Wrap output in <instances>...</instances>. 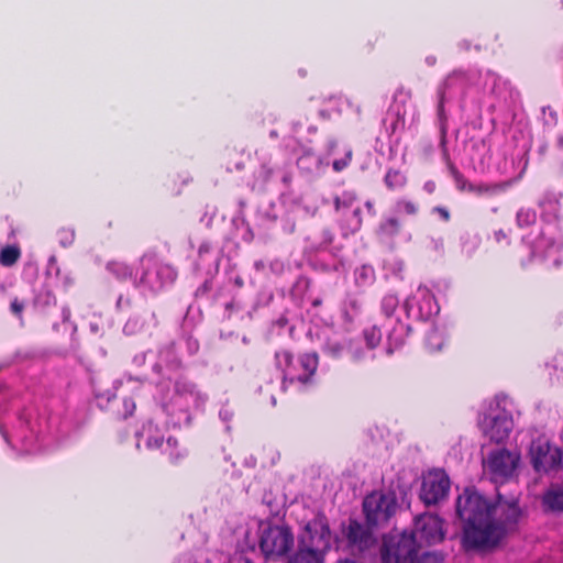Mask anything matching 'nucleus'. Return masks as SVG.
<instances>
[{
	"mask_svg": "<svg viewBox=\"0 0 563 563\" xmlns=\"http://www.w3.org/2000/svg\"><path fill=\"white\" fill-rule=\"evenodd\" d=\"M522 214H523V213L520 211V212L518 213V216H517V218H518V221H519V222L521 221V217H522Z\"/></svg>",
	"mask_w": 563,
	"mask_h": 563,
	"instance_id": "nucleus-46",
	"label": "nucleus"
},
{
	"mask_svg": "<svg viewBox=\"0 0 563 563\" xmlns=\"http://www.w3.org/2000/svg\"><path fill=\"white\" fill-rule=\"evenodd\" d=\"M243 563H253V562L249 559H245Z\"/></svg>",
	"mask_w": 563,
	"mask_h": 563,
	"instance_id": "nucleus-47",
	"label": "nucleus"
},
{
	"mask_svg": "<svg viewBox=\"0 0 563 563\" xmlns=\"http://www.w3.org/2000/svg\"><path fill=\"white\" fill-rule=\"evenodd\" d=\"M401 223L397 218H388L380 223L379 230L383 234L388 236H395L400 232Z\"/></svg>",
	"mask_w": 563,
	"mask_h": 563,
	"instance_id": "nucleus-25",
	"label": "nucleus"
},
{
	"mask_svg": "<svg viewBox=\"0 0 563 563\" xmlns=\"http://www.w3.org/2000/svg\"><path fill=\"white\" fill-rule=\"evenodd\" d=\"M519 461V454L498 449L483 460V467L494 483L504 484L515 476Z\"/></svg>",
	"mask_w": 563,
	"mask_h": 563,
	"instance_id": "nucleus-7",
	"label": "nucleus"
},
{
	"mask_svg": "<svg viewBox=\"0 0 563 563\" xmlns=\"http://www.w3.org/2000/svg\"><path fill=\"white\" fill-rule=\"evenodd\" d=\"M492 503L474 487H466L455 501L456 516L463 521L462 543L465 550L490 545L496 527L492 523Z\"/></svg>",
	"mask_w": 563,
	"mask_h": 563,
	"instance_id": "nucleus-1",
	"label": "nucleus"
},
{
	"mask_svg": "<svg viewBox=\"0 0 563 563\" xmlns=\"http://www.w3.org/2000/svg\"><path fill=\"white\" fill-rule=\"evenodd\" d=\"M356 197L352 192H343L341 196H335L334 198V208L336 211H341L343 209H349L352 207Z\"/></svg>",
	"mask_w": 563,
	"mask_h": 563,
	"instance_id": "nucleus-28",
	"label": "nucleus"
},
{
	"mask_svg": "<svg viewBox=\"0 0 563 563\" xmlns=\"http://www.w3.org/2000/svg\"><path fill=\"white\" fill-rule=\"evenodd\" d=\"M443 344V340L435 332L429 335L427 346L430 352L441 351Z\"/></svg>",
	"mask_w": 563,
	"mask_h": 563,
	"instance_id": "nucleus-32",
	"label": "nucleus"
},
{
	"mask_svg": "<svg viewBox=\"0 0 563 563\" xmlns=\"http://www.w3.org/2000/svg\"><path fill=\"white\" fill-rule=\"evenodd\" d=\"M365 206H366V208H367V210H368L369 212L375 213L373 202H371V201H366Z\"/></svg>",
	"mask_w": 563,
	"mask_h": 563,
	"instance_id": "nucleus-40",
	"label": "nucleus"
},
{
	"mask_svg": "<svg viewBox=\"0 0 563 563\" xmlns=\"http://www.w3.org/2000/svg\"><path fill=\"white\" fill-rule=\"evenodd\" d=\"M269 135H271V137H277L278 136V132L273 130V131H271Z\"/></svg>",
	"mask_w": 563,
	"mask_h": 563,
	"instance_id": "nucleus-41",
	"label": "nucleus"
},
{
	"mask_svg": "<svg viewBox=\"0 0 563 563\" xmlns=\"http://www.w3.org/2000/svg\"><path fill=\"white\" fill-rule=\"evenodd\" d=\"M21 257V250L18 245H7L0 251V265L3 267H11Z\"/></svg>",
	"mask_w": 563,
	"mask_h": 563,
	"instance_id": "nucleus-22",
	"label": "nucleus"
},
{
	"mask_svg": "<svg viewBox=\"0 0 563 563\" xmlns=\"http://www.w3.org/2000/svg\"><path fill=\"white\" fill-rule=\"evenodd\" d=\"M301 548L324 555L331 548V530L323 512H318L305 527L299 537Z\"/></svg>",
	"mask_w": 563,
	"mask_h": 563,
	"instance_id": "nucleus-5",
	"label": "nucleus"
},
{
	"mask_svg": "<svg viewBox=\"0 0 563 563\" xmlns=\"http://www.w3.org/2000/svg\"><path fill=\"white\" fill-rule=\"evenodd\" d=\"M492 523L496 527L494 540L490 545L496 544L503 533L517 525L521 509L517 497L505 498L500 493L497 494L495 503L490 505Z\"/></svg>",
	"mask_w": 563,
	"mask_h": 563,
	"instance_id": "nucleus-6",
	"label": "nucleus"
},
{
	"mask_svg": "<svg viewBox=\"0 0 563 563\" xmlns=\"http://www.w3.org/2000/svg\"><path fill=\"white\" fill-rule=\"evenodd\" d=\"M235 284L241 287L243 286V280L241 278H236Z\"/></svg>",
	"mask_w": 563,
	"mask_h": 563,
	"instance_id": "nucleus-42",
	"label": "nucleus"
},
{
	"mask_svg": "<svg viewBox=\"0 0 563 563\" xmlns=\"http://www.w3.org/2000/svg\"><path fill=\"white\" fill-rule=\"evenodd\" d=\"M352 162V151H347L345 156L340 159H335L332 164L334 172L340 173L344 170Z\"/></svg>",
	"mask_w": 563,
	"mask_h": 563,
	"instance_id": "nucleus-31",
	"label": "nucleus"
},
{
	"mask_svg": "<svg viewBox=\"0 0 563 563\" xmlns=\"http://www.w3.org/2000/svg\"><path fill=\"white\" fill-rule=\"evenodd\" d=\"M176 390L178 391V388H179V383H176Z\"/></svg>",
	"mask_w": 563,
	"mask_h": 563,
	"instance_id": "nucleus-48",
	"label": "nucleus"
},
{
	"mask_svg": "<svg viewBox=\"0 0 563 563\" xmlns=\"http://www.w3.org/2000/svg\"><path fill=\"white\" fill-rule=\"evenodd\" d=\"M408 331L409 327H407L401 321L397 320L394 322L387 334L386 353L388 355H393L396 351L400 350L405 345Z\"/></svg>",
	"mask_w": 563,
	"mask_h": 563,
	"instance_id": "nucleus-14",
	"label": "nucleus"
},
{
	"mask_svg": "<svg viewBox=\"0 0 563 563\" xmlns=\"http://www.w3.org/2000/svg\"><path fill=\"white\" fill-rule=\"evenodd\" d=\"M531 463L537 472H550L561 466L563 453L548 441L533 442L530 449Z\"/></svg>",
	"mask_w": 563,
	"mask_h": 563,
	"instance_id": "nucleus-11",
	"label": "nucleus"
},
{
	"mask_svg": "<svg viewBox=\"0 0 563 563\" xmlns=\"http://www.w3.org/2000/svg\"><path fill=\"white\" fill-rule=\"evenodd\" d=\"M396 508V498L390 494L372 493L363 501L366 520L372 526L386 523L395 514Z\"/></svg>",
	"mask_w": 563,
	"mask_h": 563,
	"instance_id": "nucleus-9",
	"label": "nucleus"
},
{
	"mask_svg": "<svg viewBox=\"0 0 563 563\" xmlns=\"http://www.w3.org/2000/svg\"><path fill=\"white\" fill-rule=\"evenodd\" d=\"M479 145H481V146H485V142H484L483 140H481L479 142H477V143L475 144V146H479Z\"/></svg>",
	"mask_w": 563,
	"mask_h": 563,
	"instance_id": "nucleus-45",
	"label": "nucleus"
},
{
	"mask_svg": "<svg viewBox=\"0 0 563 563\" xmlns=\"http://www.w3.org/2000/svg\"><path fill=\"white\" fill-rule=\"evenodd\" d=\"M451 488V481L442 468H433L422 476L419 497L426 506H435L445 500Z\"/></svg>",
	"mask_w": 563,
	"mask_h": 563,
	"instance_id": "nucleus-8",
	"label": "nucleus"
},
{
	"mask_svg": "<svg viewBox=\"0 0 563 563\" xmlns=\"http://www.w3.org/2000/svg\"><path fill=\"white\" fill-rule=\"evenodd\" d=\"M511 184L512 183L509 180L499 183L479 181L471 187V194H474L478 197L493 198L505 194L511 187Z\"/></svg>",
	"mask_w": 563,
	"mask_h": 563,
	"instance_id": "nucleus-16",
	"label": "nucleus"
},
{
	"mask_svg": "<svg viewBox=\"0 0 563 563\" xmlns=\"http://www.w3.org/2000/svg\"><path fill=\"white\" fill-rule=\"evenodd\" d=\"M363 336L366 342V345L371 350H374L379 345V343L382 341V331L378 327L372 325V327L364 329Z\"/></svg>",
	"mask_w": 563,
	"mask_h": 563,
	"instance_id": "nucleus-24",
	"label": "nucleus"
},
{
	"mask_svg": "<svg viewBox=\"0 0 563 563\" xmlns=\"http://www.w3.org/2000/svg\"><path fill=\"white\" fill-rule=\"evenodd\" d=\"M24 308H25L24 302L22 300H20L19 298H14L10 303V311L19 319H22Z\"/></svg>",
	"mask_w": 563,
	"mask_h": 563,
	"instance_id": "nucleus-33",
	"label": "nucleus"
},
{
	"mask_svg": "<svg viewBox=\"0 0 563 563\" xmlns=\"http://www.w3.org/2000/svg\"><path fill=\"white\" fill-rule=\"evenodd\" d=\"M361 213H362V211H361V209H360V208H356V209H354V211H353V214L358 219V225H361V221H362V220H361Z\"/></svg>",
	"mask_w": 563,
	"mask_h": 563,
	"instance_id": "nucleus-39",
	"label": "nucleus"
},
{
	"mask_svg": "<svg viewBox=\"0 0 563 563\" xmlns=\"http://www.w3.org/2000/svg\"><path fill=\"white\" fill-rule=\"evenodd\" d=\"M422 189L428 194V195H433L437 190V184L434 180H427L423 186H422Z\"/></svg>",
	"mask_w": 563,
	"mask_h": 563,
	"instance_id": "nucleus-35",
	"label": "nucleus"
},
{
	"mask_svg": "<svg viewBox=\"0 0 563 563\" xmlns=\"http://www.w3.org/2000/svg\"><path fill=\"white\" fill-rule=\"evenodd\" d=\"M124 406L126 408L124 417L132 416L135 410V402L132 399H124Z\"/></svg>",
	"mask_w": 563,
	"mask_h": 563,
	"instance_id": "nucleus-36",
	"label": "nucleus"
},
{
	"mask_svg": "<svg viewBox=\"0 0 563 563\" xmlns=\"http://www.w3.org/2000/svg\"><path fill=\"white\" fill-rule=\"evenodd\" d=\"M288 563H324V555L298 547L297 552L289 558Z\"/></svg>",
	"mask_w": 563,
	"mask_h": 563,
	"instance_id": "nucleus-20",
	"label": "nucleus"
},
{
	"mask_svg": "<svg viewBox=\"0 0 563 563\" xmlns=\"http://www.w3.org/2000/svg\"><path fill=\"white\" fill-rule=\"evenodd\" d=\"M345 537L350 545L363 550L368 547L371 533L357 520H350Z\"/></svg>",
	"mask_w": 563,
	"mask_h": 563,
	"instance_id": "nucleus-15",
	"label": "nucleus"
},
{
	"mask_svg": "<svg viewBox=\"0 0 563 563\" xmlns=\"http://www.w3.org/2000/svg\"><path fill=\"white\" fill-rule=\"evenodd\" d=\"M295 537L288 525L266 523L261 526L260 549L266 559L276 560L287 555L294 548Z\"/></svg>",
	"mask_w": 563,
	"mask_h": 563,
	"instance_id": "nucleus-3",
	"label": "nucleus"
},
{
	"mask_svg": "<svg viewBox=\"0 0 563 563\" xmlns=\"http://www.w3.org/2000/svg\"><path fill=\"white\" fill-rule=\"evenodd\" d=\"M163 453L168 455V460L172 464L178 465L185 459L186 454L179 449V442L176 438L169 437L166 440Z\"/></svg>",
	"mask_w": 563,
	"mask_h": 563,
	"instance_id": "nucleus-21",
	"label": "nucleus"
},
{
	"mask_svg": "<svg viewBox=\"0 0 563 563\" xmlns=\"http://www.w3.org/2000/svg\"><path fill=\"white\" fill-rule=\"evenodd\" d=\"M444 521L435 514H424L417 518L413 536L420 542L437 544L444 540Z\"/></svg>",
	"mask_w": 563,
	"mask_h": 563,
	"instance_id": "nucleus-12",
	"label": "nucleus"
},
{
	"mask_svg": "<svg viewBox=\"0 0 563 563\" xmlns=\"http://www.w3.org/2000/svg\"><path fill=\"white\" fill-rule=\"evenodd\" d=\"M438 119H439V126H440V134L441 140L440 144L443 148H445L446 145V134H448V118L444 110V100H445V91L444 89L438 90Z\"/></svg>",
	"mask_w": 563,
	"mask_h": 563,
	"instance_id": "nucleus-18",
	"label": "nucleus"
},
{
	"mask_svg": "<svg viewBox=\"0 0 563 563\" xmlns=\"http://www.w3.org/2000/svg\"><path fill=\"white\" fill-rule=\"evenodd\" d=\"M396 210L408 216H416L419 211V207L416 202L411 200L398 199L396 201Z\"/></svg>",
	"mask_w": 563,
	"mask_h": 563,
	"instance_id": "nucleus-29",
	"label": "nucleus"
},
{
	"mask_svg": "<svg viewBox=\"0 0 563 563\" xmlns=\"http://www.w3.org/2000/svg\"><path fill=\"white\" fill-rule=\"evenodd\" d=\"M225 309H228V310L233 309V301L228 302V303L225 305Z\"/></svg>",
	"mask_w": 563,
	"mask_h": 563,
	"instance_id": "nucleus-43",
	"label": "nucleus"
},
{
	"mask_svg": "<svg viewBox=\"0 0 563 563\" xmlns=\"http://www.w3.org/2000/svg\"><path fill=\"white\" fill-rule=\"evenodd\" d=\"M322 351L332 358H340L344 352V344L336 339H328L324 342Z\"/></svg>",
	"mask_w": 563,
	"mask_h": 563,
	"instance_id": "nucleus-23",
	"label": "nucleus"
},
{
	"mask_svg": "<svg viewBox=\"0 0 563 563\" xmlns=\"http://www.w3.org/2000/svg\"><path fill=\"white\" fill-rule=\"evenodd\" d=\"M541 507L545 514H563V485H551L542 495Z\"/></svg>",
	"mask_w": 563,
	"mask_h": 563,
	"instance_id": "nucleus-13",
	"label": "nucleus"
},
{
	"mask_svg": "<svg viewBox=\"0 0 563 563\" xmlns=\"http://www.w3.org/2000/svg\"><path fill=\"white\" fill-rule=\"evenodd\" d=\"M166 442L164 441L163 435H151L147 438L145 445L148 450H157V449H164Z\"/></svg>",
	"mask_w": 563,
	"mask_h": 563,
	"instance_id": "nucleus-30",
	"label": "nucleus"
},
{
	"mask_svg": "<svg viewBox=\"0 0 563 563\" xmlns=\"http://www.w3.org/2000/svg\"><path fill=\"white\" fill-rule=\"evenodd\" d=\"M443 157L445 159L449 174L454 180L455 188L459 191L471 192V187H473L474 184L468 181L466 177L457 169L454 163L450 159L446 148L443 151Z\"/></svg>",
	"mask_w": 563,
	"mask_h": 563,
	"instance_id": "nucleus-17",
	"label": "nucleus"
},
{
	"mask_svg": "<svg viewBox=\"0 0 563 563\" xmlns=\"http://www.w3.org/2000/svg\"><path fill=\"white\" fill-rule=\"evenodd\" d=\"M432 212L439 214L444 222H449L451 220L450 210L445 207L437 206L432 209Z\"/></svg>",
	"mask_w": 563,
	"mask_h": 563,
	"instance_id": "nucleus-34",
	"label": "nucleus"
},
{
	"mask_svg": "<svg viewBox=\"0 0 563 563\" xmlns=\"http://www.w3.org/2000/svg\"><path fill=\"white\" fill-rule=\"evenodd\" d=\"M399 305V299L394 294H387L382 299V311L386 317H391Z\"/></svg>",
	"mask_w": 563,
	"mask_h": 563,
	"instance_id": "nucleus-26",
	"label": "nucleus"
},
{
	"mask_svg": "<svg viewBox=\"0 0 563 563\" xmlns=\"http://www.w3.org/2000/svg\"><path fill=\"white\" fill-rule=\"evenodd\" d=\"M200 289H203V291H207L209 289L208 283L206 282Z\"/></svg>",
	"mask_w": 563,
	"mask_h": 563,
	"instance_id": "nucleus-44",
	"label": "nucleus"
},
{
	"mask_svg": "<svg viewBox=\"0 0 563 563\" xmlns=\"http://www.w3.org/2000/svg\"><path fill=\"white\" fill-rule=\"evenodd\" d=\"M556 145L558 147L563 148V134H559L556 136Z\"/></svg>",
	"mask_w": 563,
	"mask_h": 563,
	"instance_id": "nucleus-38",
	"label": "nucleus"
},
{
	"mask_svg": "<svg viewBox=\"0 0 563 563\" xmlns=\"http://www.w3.org/2000/svg\"><path fill=\"white\" fill-rule=\"evenodd\" d=\"M384 183L388 190L396 191L406 187L408 179L405 173L399 169H388L384 177Z\"/></svg>",
	"mask_w": 563,
	"mask_h": 563,
	"instance_id": "nucleus-19",
	"label": "nucleus"
},
{
	"mask_svg": "<svg viewBox=\"0 0 563 563\" xmlns=\"http://www.w3.org/2000/svg\"><path fill=\"white\" fill-rule=\"evenodd\" d=\"M383 563H406L412 561L417 556L416 537L402 533L400 538L394 542H384L382 548Z\"/></svg>",
	"mask_w": 563,
	"mask_h": 563,
	"instance_id": "nucleus-10",
	"label": "nucleus"
},
{
	"mask_svg": "<svg viewBox=\"0 0 563 563\" xmlns=\"http://www.w3.org/2000/svg\"><path fill=\"white\" fill-rule=\"evenodd\" d=\"M495 239L497 242H501V240H507V235L504 230H498L495 232Z\"/></svg>",
	"mask_w": 563,
	"mask_h": 563,
	"instance_id": "nucleus-37",
	"label": "nucleus"
},
{
	"mask_svg": "<svg viewBox=\"0 0 563 563\" xmlns=\"http://www.w3.org/2000/svg\"><path fill=\"white\" fill-rule=\"evenodd\" d=\"M75 230L71 228H60L56 232V239L63 247H68L75 242Z\"/></svg>",
	"mask_w": 563,
	"mask_h": 563,
	"instance_id": "nucleus-27",
	"label": "nucleus"
},
{
	"mask_svg": "<svg viewBox=\"0 0 563 563\" xmlns=\"http://www.w3.org/2000/svg\"><path fill=\"white\" fill-rule=\"evenodd\" d=\"M478 427L489 441L501 443L508 439L514 421L511 415L501 407V400L496 398L489 402L487 411L479 418Z\"/></svg>",
	"mask_w": 563,
	"mask_h": 563,
	"instance_id": "nucleus-4",
	"label": "nucleus"
},
{
	"mask_svg": "<svg viewBox=\"0 0 563 563\" xmlns=\"http://www.w3.org/2000/svg\"><path fill=\"white\" fill-rule=\"evenodd\" d=\"M275 364L283 373L282 389L286 391L295 382L302 385L312 383L319 366V355L317 352L302 353L295 362L294 354L283 349L275 352Z\"/></svg>",
	"mask_w": 563,
	"mask_h": 563,
	"instance_id": "nucleus-2",
	"label": "nucleus"
}]
</instances>
